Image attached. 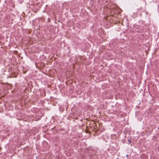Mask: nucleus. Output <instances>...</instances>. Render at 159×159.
Listing matches in <instances>:
<instances>
[{"mask_svg":"<svg viewBox=\"0 0 159 159\" xmlns=\"http://www.w3.org/2000/svg\"><path fill=\"white\" fill-rule=\"evenodd\" d=\"M86 0H80V1L79 2V4L81 6L83 5L86 3Z\"/></svg>","mask_w":159,"mask_h":159,"instance_id":"f257e3e1","label":"nucleus"},{"mask_svg":"<svg viewBox=\"0 0 159 159\" xmlns=\"http://www.w3.org/2000/svg\"><path fill=\"white\" fill-rule=\"evenodd\" d=\"M128 143H129V144L131 143V141L130 140V139H128Z\"/></svg>","mask_w":159,"mask_h":159,"instance_id":"f03ea898","label":"nucleus"},{"mask_svg":"<svg viewBox=\"0 0 159 159\" xmlns=\"http://www.w3.org/2000/svg\"><path fill=\"white\" fill-rule=\"evenodd\" d=\"M158 152H159V147L158 148Z\"/></svg>","mask_w":159,"mask_h":159,"instance_id":"7ed1b4c3","label":"nucleus"}]
</instances>
